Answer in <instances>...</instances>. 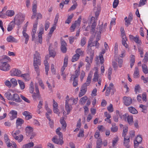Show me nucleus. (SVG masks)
<instances>
[{"mask_svg": "<svg viewBox=\"0 0 148 148\" xmlns=\"http://www.w3.org/2000/svg\"><path fill=\"white\" fill-rule=\"evenodd\" d=\"M147 0H140L138 6L141 7L145 5L147 3Z\"/></svg>", "mask_w": 148, "mask_h": 148, "instance_id": "50", "label": "nucleus"}, {"mask_svg": "<svg viewBox=\"0 0 148 148\" xmlns=\"http://www.w3.org/2000/svg\"><path fill=\"white\" fill-rule=\"evenodd\" d=\"M9 115L10 119L12 120L17 117V112L16 111L12 110L10 112Z\"/></svg>", "mask_w": 148, "mask_h": 148, "instance_id": "16", "label": "nucleus"}, {"mask_svg": "<svg viewBox=\"0 0 148 148\" xmlns=\"http://www.w3.org/2000/svg\"><path fill=\"white\" fill-rule=\"evenodd\" d=\"M80 73L79 70H76L75 71V74L71 76V77L73 78H77L78 77Z\"/></svg>", "mask_w": 148, "mask_h": 148, "instance_id": "39", "label": "nucleus"}, {"mask_svg": "<svg viewBox=\"0 0 148 148\" xmlns=\"http://www.w3.org/2000/svg\"><path fill=\"white\" fill-rule=\"evenodd\" d=\"M88 45H90L91 47L95 46L97 48H98L99 46V44L97 41H95L92 42V40H90V41L88 42Z\"/></svg>", "mask_w": 148, "mask_h": 148, "instance_id": "20", "label": "nucleus"}, {"mask_svg": "<svg viewBox=\"0 0 148 148\" xmlns=\"http://www.w3.org/2000/svg\"><path fill=\"white\" fill-rule=\"evenodd\" d=\"M98 71L97 70L94 73V78L93 79V80L95 82H96L98 81Z\"/></svg>", "mask_w": 148, "mask_h": 148, "instance_id": "41", "label": "nucleus"}, {"mask_svg": "<svg viewBox=\"0 0 148 148\" xmlns=\"http://www.w3.org/2000/svg\"><path fill=\"white\" fill-rule=\"evenodd\" d=\"M112 64L114 70H116L118 67L117 63L113 61L112 62Z\"/></svg>", "mask_w": 148, "mask_h": 148, "instance_id": "59", "label": "nucleus"}, {"mask_svg": "<svg viewBox=\"0 0 148 148\" xmlns=\"http://www.w3.org/2000/svg\"><path fill=\"white\" fill-rule=\"evenodd\" d=\"M73 14L72 13L71 14L70 16H69L67 19L65 21V23H68V24H69L71 23V19L73 18Z\"/></svg>", "mask_w": 148, "mask_h": 148, "instance_id": "36", "label": "nucleus"}, {"mask_svg": "<svg viewBox=\"0 0 148 148\" xmlns=\"http://www.w3.org/2000/svg\"><path fill=\"white\" fill-rule=\"evenodd\" d=\"M5 96L9 100H12V94L9 91H8L5 93Z\"/></svg>", "mask_w": 148, "mask_h": 148, "instance_id": "27", "label": "nucleus"}, {"mask_svg": "<svg viewBox=\"0 0 148 148\" xmlns=\"http://www.w3.org/2000/svg\"><path fill=\"white\" fill-rule=\"evenodd\" d=\"M129 111L133 114H136L138 112L136 109L133 107H130L128 108Z\"/></svg>", "mask_w": 148, "mask_h": 148, "instance_id": "28", "label": "nucleus"}, {"mask_svg": "<svg viewBox=\"0 0 148 148\" xmlns=\"http://www.w3.org/2000/svg\"><path fill=\"white\" fill-rule=\"evenodd\" d=\"M60 122L62 124L61 128L64 131L66 130V124L65 121L64 119L60 120Z\"/></svg>", "mask_w": 148, "mask_h": 148, "instance_id": "23", "label": "nucleus"}, {"mask_svg": "<svg viewBox=\"0 0 148 148\" xmlns=\"http://www.w3.org/2000/svg\"><path fill=\"white\" fill-rule=\"evenodd\" d=\"M86 39L85 37H83L81 39L80 45L82 47L86 43Z\"/></svg>", "mask_w": 148, "mask_h": 148, "instance_id": "49", "label": "nucleus"}, {"mask_svg": "<svg viewBox=\"0 0 148 148\" xmlns=\"http://www.w3.org/2000/svg\"><path fill=\"white\" fill-rule=\"evenodd\" d=\"M63 139L60 138H59V139L58 138L57 136H55L53 138L52 140L53 143L56 144L62 145L64 143Z\"/></svg>", "mask_w": 148, "mask_h": 148, "instance_id": "11", "label": "nucleus"}, {"mask_svg": "<svg viewBox=\"0 0 148 148\" xmlns=\"http://www.w3.org/2000/svg\"><path fill=\"white\" fill-rule=\"evenodd\" d=\"M94 11L95 12L96 18L95 17L92 16L90 19V23H92V24L90 30V32L92 34H93L95 32L97 25L96 21L97 19V18L101 11V8L100 7L95 8L94 9Z\"/></svg>", "mask_w": 148, "mask_h": 148, "instance_id": "1", "label": "nucleus"}, {"mask_svg": "<svg viewBox=\"0 0 148 148\" xmlns=\"http://www.w3.org/2000/svg\"><path fill=\"white\" fill-rule=\"evenodd\" d=\"M97 29L98 30H99V32L100 33H101L105 31L106 27H103V24H102L101 25L99 26V27H97Z\"/></svg>", "mask_w": 148, "mask_h": 148, "instance_id": "34", "label": "nucleus"}, {"mask_svg": "<svg viewBox=\"0 0 148 148\" xmlns=\"http://www.w3.org/2000/svg\"><path fill=\"white\" fill-rule=\"evenodd\" d=\"M14 14V12L12 10H8L6 12V14L8 16H12Z\"/></svg>", "mask_w": 148, "mask_h": 148, "instance_id": "40", "label": "nucleus"}, {"mask_svg": "<svg viewBox=\"0 0 148 148\" xmlns=\"http://www.w3.org/2000/svg\"><path fill=\"white\" fill-rule=\"evenodd\" d=\"M122 45L124 46L126 48L128 47V46L126 42L127 40V38L126 37L125 35H123L122 36Z\"/></svg>", "mask_w": 148, "mask_h": 148, "instance_id": "24", "label": "nucleus"}, {"mask_svg": "<svg viewBox=\"0 0 148 148\" xmlns=\"http://www.w3.org/2000/svg\"><path fill=\"white\" fill-rule=\"evenodd\" d=\"M102 141L101 139H99L97 142V148H100L102 145Z\"/></svg>", "mask_w": 148, "mask_h": 148, "instance_id": "46", "label": "nucleus"}, {"mask_svg": "<svg viewBox=\"0 0 148 148\" xmlns=\"http://www.w3.org/2000/svg\"><path fill=\"white\" fill-rule=\"evenodd\" d=\"M108 110L110 112H112L113 111L112 105L110 104V105L107 107Z\"/></svg>", "mask_w": 148, "mask_h": 148, "instance_id": "63", "label": "nucleus"}, {"mask_svg": "<svg viewBox=\"0 0 148 148\" xmlns=\"http://www.w3.org/2000/svg\"><path fill=\"white\" fill-rule=\"evenodd\" d=\"M139 76V70L137 67H136L134 74V78H138Z\"/></svg>", "mask_w": 148, "mask_h": 148, "instance_id": "25", "label": "nucleus"}, {"mask_svg": "<svg viewBox=\"0 0 148 148\" xmlns=\"http://www.w3.org/2000/svg\"><path fill=\"white\" fill-rule=\"evenodd\" d=\"M10 75L12 76H20L21 75V71L16 69H12L10 71Z\"/></svg>", "mask_w": 148, "mask_h": 148, "instance_id": "10", "label": "nucleus"}, {"mask_svg": "<svg viewBox=\"0 0 148 148\" xmlns=\"http://www.w3.org/2000/svg\"><path fill=\"white\" fill-rule=\"evenodd\" d=\"M87 99V97L86 96L81 98L79 100L80 103L82 105L84 104Z\"/></svg>", "mask_w": 148, "mask_h": 148, "instance_id": "42", "label": "nucleus"}, {"mask_svg": "<svg viewBox=\"0 0 148 148\" xmlns=\"http://www.w3.org/2000/svg\"><path fill=\"white\" fill-rule=\"evenodd\" d=\"M11 59L9 57L6 56H4L0 58V64L7 63L11 61Z\"/></svg>", "mask_w": 148, "mask_h": 148, "instance_id": "12", "label": "nucleus"}, {"mask_svg": "<svg viewBox=\"0 0 148 148\" xmlns=\"http://www.w3.org/2000/svg\"><path fill=\"white\" fill-rule=\"evenodd\" d=\"M81 20V17L79 16L77 20L75 21L74 23L71 25L70 28V30L71 32H73L74 31L76 27L79 26L80 25Z\"/></svg>", "mask_w": 148, "mask_h": 148, "instance_id": "7", "label": "nucleus"}, {"mask_svg": "<svg viewBox=\"0 0 148 148\" xmlns=\"http://www.w3.org/2000/svg\"><path fill=\"white\" fill-rule=\"evenodd\" d=\"M142 140V138L141 136H138L136 138V139L135 140H136V141L137 142H139L141 143Z\"/></svg>", "mask_w": 148, "mask_h": 148, "instance_id": "64", "label": "nucleus"}, {"mask_svg": "<svg viewBox=\"0 0 148 148\" xmlns=\"http://www.w3.org/2000/svg\"><path fill=\"white\" fill-rule=\"evenodd\" d=\"M24 121L21 119L18 118L16 120V124L17 129H20L21 128V125L24 123Z\"/></svg>", "mask_w": 148, "mask_h": 148, "instance_id": "17", "label": "nucleus"}, {"mask_svg": "<svg viewBox=\"0 0 148 148\" xmlns=\"http://www.w3.org/2000/svg\"><path fill=\"white\" fill-rule=\"evenodd\" d=\"M61 50L63 53H65L67 51V44L64 40H62L61 42Z\"/></svg>", "mask_w": 148, "mask_h": 148, "instance_id": "14", "label": "nucleus"}, {"mask_svg": "<svg viewBox=\"0 0 148 148\" xmlns=\"http://www.w3.org/2000/svg\"><path fill=\"white\" fill-rule=\"evenodd\" d=\"M112 69L111 68H110L108 70V78L109 80H110L111 79L110 75L112 73Z\"/></svg>", "mask_w": 148, "mask_h": 148, "instance_id": "60", "label": "nucleus"}, {"mask_svg": "<svg viewBox=\"0 0 148 148\" xmlns=\"http://www.w3.org/2000/svg\"><path fill=\"white\" fill-rule=\"evenodd\" d=\"M11 134L15 139L16 140H18V141L19 142H21L23 139V136L22 134L18 136L15 133H14V131L12 132Z\"/></svg>", "mask_w": 148, "mask_h": 148, "instance_id": "15", "label": "nucleus"}, {"mask_svg": "<svg viewBox=\"0 0 148 148\" xmlns=\"http://www.w3.org/2000/svg\"><path fill=\"white\" fill-rule=\"evenodd\" d=\"M127 122L130 125H132L133 124V116H128L127 117Z\"/></svg>", "mask_w": 148, "mask_h": 148, "instance_id": "31", "label": "nucleus"}, {"mask_svg": "<svg viewBox=\"0 0 148 148\" xmlns=\"http://www.w3.org/2000/svg\"><path fill=\"white\" fill-rule=\"evenodd\" d=\"M33 65L34 67V68L36 71L38 75H39V67L38 66V65L33 64Z\"/></svg>", "mask_w": 148, "mask_h": 148, "instance_id": "54", "label": "nucleus"}, {"mask_svg": "<svg viewBox=\"0 0 148 148\" xmlns=\"http://www.w3.org/2000/svg\"><path fill=\"white\" fill-rule=\"evenodd\" d=\"M142 66L143 73L145 74H147L148 73L147 66L145 64H143Z\"/></svg>", "mask_w": 148, "mask_h": 148, "instance_id": "37", "label": "nucleus"}, {"mask_svg": "<svg viewBox=\"0 0 148 148\" xmlns=\"http://www.w3.org/2000/svg\"><path fill=\"white\" fill-rule=\"evenodd\" d=\"M119 3V0H114L113 4V7L114 8H116Z\"/></svg>", "mask_w": 148, "mask_h": 148, "instance_id": "58", "label": "nucleus"}, {"mask_svg": "<svg viewBox=\"0 0 148 148\" xmlns=\"http://www.w3.org/2000/svg\"><path fill=\"white\" fill-rule=\"evenodd\" d=\"M23 36L25 38V43L27 44L29 39V36L26 33H23Z\"/></svg>", "mask_w": 148, "mask_h": 148, "instance_id": "47", "label": "nucleus"}, {"mask_svg": "<svg viewBox=\"0 0 148 148\" xmlns=\"http://www.w3.org/2000/svg\"><path fill=\"white\" fill-rule=\"evenodd\" d=\"M111 90V94L112 95L114 94L115 90L114 89L113 84L112 83H110L109 86L106 88L105 93L106 96H108L109 95Z\"/></svg>", "mask_w": 148, "mask_h": 148, "instance_id": "6", "label": "nucleus"}, {"mask_svg": "<svg viewBox=\"0 0 148 148\" xmlns=\"http://www.w3.org/2000/svg\"><path fill=\"white\" fill-rule=\"evenodd\" d=\"M26 135L27 136L30 135L33 132V129L32 127L30 126H27L25 129Z\"/></svg>", "mask_w": 148, "mask_h": 148, "instance_id": "18", "label": "nucleus"}, {"mask_svg": "<svg viewBox=\"0 0 148 148\" xmlns=\"http://www.w3.org/2000/svg\"><path fill=\"white\" fill-rule=\"evenodd\" d=\"M7 41L8 42H16L17 40L12 36H9L7 38Z\"/></svg>", "mask_w": 148, "mask_h": 148, "instance_id": "21", "label": "nucleus"}, {"mask_svg": "<svg viewBox=\"0 0 148 148\" xmlns=\"http://www.w3.org/2000/svg\"><path fill=\"white\" fill-rule=\"evenodd\" d=\"M79 54H78L77 53H76L73 56L71 61L73 62H74L77 61L79 59Z\"/></svg>", "mask_w": 148, "mask_h": 148, "instance_id": "38", "label": "nucleus"}, {"mask_svg": "<svg viewBox=\"0 0 148 148\" xmlns=\"http://www.w3.org/2000/svg\"><path fill=\"white\" fill-rule=\"evenodd\" d=\"M123 100L124 104L127 106L131 104L132 103V99L129 97H123Z\"/></svg>", "mask_w": 148, "mask_h": 148, "instance_id": "8", "label": "nucleus"}, {"mask_svg": "<svg viewBox=\"0 0 148 148\" xmlns=\"http://www.w3.org/2000/svg\"><path fill=\"white\" fill-rule=\"evenodd\" d=\"M66 102L68 103V105H69L70 106H71V105L74 103L73 101V98H71L68 100H66L65 103H66Z\"/></svg>", "mask_w": 148, "mask_h": 148, "instance_id": "52", "label": "nucleus"}, {"mask_svg": "<svg viewBox=\"0 0 148 148\" xmlns=\"http://www.w3.org/2000/svg\"><path fill=\"white\" fill-rule=\"evenodd\" d=\"M34 86L33 82H32L30 84V87L29 88V92L31 93H33L34 91Z\"/></svg>", "mask_w": 148, "mask_h": 148, "instance_id": "45", "label": "nucleus"}, {"mask_svg": "<svg viewBox=\"0 0 148 148\" xmlns=\"http://www.w3.org/2000/svg\"><path fill=\"white\" fill-rule=\"evenodd\" d=\"M56 25H53V26L51 28L49 33V35H51H51L52 34L56 29Z\"/></svg>", "mask_w": 148, "mask_h": 148, "instance_id": "53", "label": "nucleus"}, {"mask_svg": "<svg viewBox=\"0 0 148 148\" xmlns=\"http://www.w3.org/2000/svg\"><path fill=\"white\" fill-rule=\"evenodd\" d=\"M35 87L36 93L34 92L32 93V96L33 99L36 100L37 99H40L41 98V97L40 94L38 86L37 84H35Z\"/></svg>", "mask_w": 148, "mask_h": 148, "instance_id": "5", "label": "nucleus"}, {"mask_svg": "<svg viewBox=\"0 0 148 148\" xmlns=\"http://www.w3.org/2000/svg\"><path fill=\"white\" fill-rule=\"evenodd\" d=\"M59 18V14L58 13L56 15V16L55 17L54 22V25L56 26V24L57 23L58 21V19Z\"/></svg>", "mask_w": 148, "mask_h": 148, "instance_id": "61", "label": "nucleus"}, {"mask_svg": "<svg viewBox=\"0 0 148 148\" xmlns=\"http://www.w3.org/2000/svg\"><path fill=\"white\" fill-rule=\"evenodd\" d=\"M50 24V23L49 21H45V31H47L48 29L49 26Z\"/></svg>", "mask_w": 148, "mask_h": 148, "instance_id": "51", "label": "nucleus"}, {"mask_svg": "<svg viewBox=\"0 0 148 148\" xmlns=\"http://www.w3.org/2000/svg\"><path fill=\"white\" fill-rule=\"evenodd\" d=\"M39 53L37 51L34 54L33 64L41 65V58Z\"/></svg>", "mask_w": 148, "mask_h": 148, "instance_id": "4", "label": "nucleus"}, {"mask_svg": "<svg viewBox=\"0 0 148 148\" xmlns=\"http://www.w3.org/2000/svg\"><path fill=\"white\" fill-rule=\"evenodd\" d=\"M77 6V3L74 4L69 9L68 11H70L73 10L75 9Z\"/></svg>", "mask_w": 148, "mask_h": 148, "instance_id": "56", "label": "nucleus"}, {"mask_svg": "<svg viewBox=\"0 0 148 148\" xmlns=\"http://www.w3.org/2000/svg\"><path fill=\"white\" fill-rule=\"evenodd\" d=\"M78 80L77 78H73V85L74 87H76L78 85Z\"/></svg>", "mask_w": 148, "mask_h": 148, "instance_id": "57", "label": "nucleus"}, {"mask_svg": "<svg viewBox=\"0 0 148 148\" xmlns=\"http://www.w3.org/2000/svg\"><path fill=\"white\" fill-rule=\"evenodd\" d=\"M25 16L23 14L20 13L16 15L14 18V22L16 25H19L23 22L25 20Z\"/></svg>", "mask_w": 148, "mask_h": 148, "instance_id": "3", "label": "nucleus"}, {"mask_svg": "<svg viewBox=\"0 0 148 148\" xmlns=\"http://www.w3.org/2000/svg\"><path fill=\"white\" fill-rule=\"evenodd\" d=\"M127 131L128 127L127 126L124 127L122 134L123 136L125 137V136L127 132Z\"/></svg>", "mask_w": 148, "mask_h": 148, "instance_id": "48", "label": "nucleus"}, {"mask_svg": "<svg viewBox=\"0 0 148 148\" xmlns=\"http://www.w3.org/2000/svg\"><path fill=\"white\" fill-rule=\"evenodd\" d=\"M92 47L90 46V45H88L87 46L88 49L87 50V53L90 55V61L91 62H92L94 55V50L92 49Z\"/></svg>", "mask_w": 148, "mask_h": 148, "instance_id": "9", "label": "nucleus"}, {"mask_svg": "<svg viewBox=\"0 0 148 148\" xmlns=\"http://www.w3.org/2000/svg\"><path fill=\"white\" fill-rule=\"evenodd\" d=\"M12 100L17 102H20L22 101L19 96L16 93H13L12 94Z\"/></svg>", "mask_w": 148, "mask_h": 148, "instance_id": "19", "label": "nucleus"}, {"mask_svg": "<svg viewBox=\"0 0 148 148\" xmlns=\"http://www.w3.org/2000/svg\"><path fill=\"white\" fill-rule=\"evenodd\" d=\"M91 77L90 75H88L86 82L82 85L81 88L80 92H79V96L81 97L84 95L86 93L87 89V86H88L91 82Z\"/></svg>", "mask_w": 148, "mask_h": 148, "instance_id": "2", "label": "nucleus"}, {"mask_svg": "<svg viewBox=\"0 0 148 148\" xmlns=\"http://www.w3.org/2000/svg\"><path fill=\"white\" fill-rule=\"evenodd\" d=\"M10 69V66L8 63L0 64V70L4 71H7Z\"/></svg>", "mask_w": 148, "mask_h": 148, "instance_id": "13", "label": "nucleus"}, {"mask_svg": "<svg viewBox=\"0 0 148 148\" xmlns=\"http://www.w3.org/2000/svg\"><path fill=\"white\" fill-rule=\"evenodd\" d=\"M34 146V143L33 142H31L24 145L23 147L25 148H29L33 147Z\"/></svg>", "mask_w": 148, "mask_h": 148, "instance_id": "44", "label": "nucleus"}, {"mask_svg": "<svg viewBox=\"0 0 148 148\" xmlns=\"http://www.w3.org/2000/svg\"><path fill=\"white\" fill-rule=\"evenodd\" d=\"M15 24V23L14 22L12 21L8 25L7 29L8 31H11L14 27Z\"/></svg>", "mask_w": 148, "mask_h": 148, "instance_id": "29", "label": "nucleus"}, {"mask_svg": "<svg viewBox=\"0 0 148 148\" xmlns=\"http://www.w3.org/2000/svg\"><path fill=\"white\" fill-rule=\"evenodd\" d=\"M130 141V138L128 137L127 138H125V137H124V142L123 143L125 146H127L128 145Z\"/></svg>", "mask_w": 148, "mask_h": 148, "instance_id": "43", "label": "nucleus"}, {"mask_svg": "<svg viewBox=\"0 0 148 148\" xmlns=\"http://www.w3.org/2000/svg\"><path fill=\"white\" fill-rule=\"evenodd\" d=\"M37 1L36 0H34L32 7V12H37Z\"/></svg>", "mask_w": 148, "mask_h": 148, "instance_id": "30", "label": "nucleus"}, {"mask_svg": "<svg viewBox=\"0 0 148 148\" xmlns=\"http://www.w3.org/2000/svg\"><path fill=\"white\" fill-rule=\"evenodd\" d=\"M20 76L23 78V79L26 81H28L30 79V75L28 73L21 74Z\"/></svg>", "mask_w": 148, "mask_h": 148, "instance_id": "22", "label": "nucleus"}, {"mask_svg": "<svg viewBox=\"0 0 148 148\" xmlns=\"http://www.w3.org/2000/svg\"><path fill=\"white\" fill-rule=\"evenodd\" d=\"M18 82L20 88L21 90L25 88V84L24 83L22 80H18Z\"/></svg>", "mask_w": 148, "mask_h": 148, "instance_id": "35", "label": "nucleus"}, {"mask_svg": "<svg viewBox=\"0 0 148 148\" xmlns=\"http://www.w3.org/2000/svg\"><path fill=\"white\" fill-rule=\"evenodd\" d=\"M65 109L67 112V114H68L70 112L71 110L72 109L71 106L68 105V103L67 102L65 103Z\"/></svg>", "mask_w": 148, "mask_h": 148, "instance_id": "26", "label": "nucleus"}, {"mask_svg": "<svg viewBox=\"0 0 148 148\" xmlns=\"http://www.w3.org/2000/svg\"><path fill=\"white\" fill-rule=\"evenodd\" d=\"M135 62V56L134 55H132L131 56V58L130 59V67L131 68H132L134 64V63Z\"/></svg>", "mask_w": 148, "mask_h": 148, "instance_id": "32", "label": "nucleus"}, {"mask_svg": "<svg viewBox=\"0 0 148 148\" xmlns=\"http://www.w3.org/2000/svg\"><path fill=\"white\" fill-rule=\"evenodd\" d=\"M10 81L12 84L14 86H16L17 84V81L14 79L12 78L10 80Z\"/></svg>", "mask_w": 148, "mask_h": 148, "instance_id": "55", "label": "nucleus"}, {"mask_svg": "<svg viewBox=\"0 0 148 148\" xmlns=\"http://www.w3.org/2000/svg\"><path fill=\"white\" fill-rule=\"evenodd\" d=\"M61 130V128L60 127H58L56 130V132L57 134L58 135L59 138L63 139L62 133L60 132Z\"/></svg>", "mask_w": 148, "mask_h": 148, "instance_id": "33", "label": "nucleus"}, {"mask_svg": "<svg viewBox=\"0 0 148 148\" xmlns=\"http://www.w3.org/2000/svg\"><path fill=\"white\" fill-rule=\"evenodd\" d=\"M118 130V127L117 126H114L112 127L111 128V131L112 132H117Z\"/></svg>", "mask_w": 148, "mask_h": 148, "instance_id": "62", "label": "nucleus"}]
</instances>
